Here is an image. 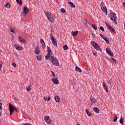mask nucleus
<instances>
[{
    "label": "nucleus",
    "mask_w": 125,
    "mask_h": 125,
    "mask_svg": "<svg viewBox=\"0 0 125 125\" xmlns=\"http://www.w3.org/2000/svg\"><path fill=\"white\" fill-rule=\"evenodd\" d=\"M45 58L46 60H48V59L50 58L51 62L53 65H54L55 66H59V62L57 60V58L54 56H50L47 54V55L45 56Z\"/></svg>",
    "instance_id": "1"
},
{
    "label": "nucleus",
    "mask_w": 125,
    "mask_h": 125,
    "mask_svg": "<svg viewBox=\"0 0 125 125\" xmlns=\"http://www.w3.org/2000/svg\"><path fill=\"white\" fill-rule=\"evenodd\" d=\"M109 17H111L110 20L113 21L114 23H115V25L118 24V22H117V16L115 12H111L109 13Z\"/></svg>",
    "instance_id": "2"
},
{
    "label": "nucleus",
    "mask_w": 125,
    "mask_h": 125,
    "mask_svg": "<svg viewBox=\"0 0 125 125\" xmlns=\"http://www.w3.org/2000/svg\"><path fill=\"white\" fill-rule=\"evenodd\" d=\"M9 110L10 111V115H11V116H12V114L14 113V111H15L17 112H19V109L14 107L13 104H9Z\"/></svg>",
    "instance_id": "3"
},
{
    "label": "nucleus",
    "mask_w": 125,
    "mask_h": 125,
    "mask_svg": "<svg viewBox=\"0 0 125 125\" xmlns=\"http://www.w3.org/2000/svg\"><path fill=\"white\" fill-rule=\"evenodd\" d=\"M91 44L94 47L95 49H96L97 50H100L101 52H102V50L100 49V46L99 44H97L96 42L91 41Z\"/></svg>",
    "instance_id": "4"
},
{
    "label": "nucleus",
    "mask_w": 125,
    "mask_h": 125,
    "mask_svg": "<svg viewBox=\"0 0 125 125\" xmlns=\"http://www.w3.org/2000/svg\"><path fill=\"white\" fill-rule=\"evenodd\" d=\"M105 25L107 29L111 32L112 34H116V30L111 26V25L108 24V23H105Z\"/></svg>",
    "instance_id": "5"
},
{
    "label": "nucleus",
    "mask_w": 125,
    "mask_h": 125,
    "mask_svg": "<svg viewBox=\"0 0 125 125\" xmlns=\"http://www.w3.org/2000/svg\"><path fill=\"white\" fill-rule=\"evenodd\" d=\"M29 11H30V10H29L28 7H27V6H25L23 7V10L21 13V15H23L24 17H26V15H27V14L29 13Z\"/></svg>",
    "instance_id": "6"
},
{
    "label": "nucleus",
    "mask_w": 125,
    "mask_h": 125,
    "mask_svg": "<svg viewBox=\"0 0 125 125\" xmlns=\"http://www.w3.org/2000/svg\"><path fill=\"white\" fill-rule=\"evenodd\" d=\"M44 121H45L46 124H48V125H51V119H50L49 116H45Z\"/></svg>",
    "instance_id": "7"
},
{
    "label": "nucleus",
    "mask_w": 125,
    "mask_h": 125,
    "mask_svg": "<svg viewBox=\"0 0 125 125\" xmlns=\"http://www.w3.org/2000/svg\"><path fill=\"white\" fill-rule=\"evenodd\" d=\"M100 36L101 37V38H102V39H103V40L105 41V42H106V43H110V42H109V39H108L107 37L102 35L101 33H100Z\"/></svg>",
    "instance_id": "8"
},
{
    "label": "nucleus",
    "mask_w": 125,
    "mask_h": 125,
    "mask_svg": "<svg viewBox=\"0 0 125 125\" xmlns=\"http://www.w3.org/2000/svg\"><path fill=\"white\" fill-rule=\"evenodd\" d=\"M90 101H91V105H93V104H95L97 102L95 98H93L92 96L90 97Z\"/></svg>",
    "instance_id": "9"
},
{
    "label": "nucleus",
    "mask_w": 125,
    "mask_h": 125,
    "mask_svg": "<svg viewBox=\"0 0 125 125\" xmlns=\"http://www.w3.org/2000/svg\"><path fill=\"white\" fill-rule=\"evenodd\" d=\"M101 8L102 10L104 11V13H105V15H107L108 13V11H107V8H106L105 5H104V6H102V7H101Z\"/></svg>",
    "instance_id": "10"
},
{
    "label": "nucleus",
    "mask_w": 125,
    "mask_h": 125,
    "mask_svg": "<svg viewBox=\"0 0 125 125\" xmlns=\"http://www.w3.org/2000/svg\"><path fill=\"white\" fill-rule=\"evenodd\" d=\"M106 51L108 55L110 56L111 57H113V55H114V54L111 50H109V48L107 47L106 48Z\"/></svg>",
    "instance_id": "11"
},
{
    "label": "nucleus",
    "mask_w": 125,
    "mask_h": 125,
    "mask_svg": "<svg viewBox=\"0 0 125 125\" xmlns=\"http://www.w3.org/2000/svg\"><path fill=\"white\" fill-rule=\"evenodd\" d=\"M47 19L49 21H50V22H51V23H53V22H54V19H53V16H52V15L48 16Z\"/></svg>",
    "instance_id": "12"
},
{
    "label": "nucleus",
    "mask_w": 125,
    "mask_h": 125,
    "mask_svg": "<svg viewBox=\"0 0 125 125\" xmlns=\"http://www.w3.org/2000/svg\"><path fill=\"white\" fill-rule=\"evenodd\" d=\"M14 47H15L17 50H23V47H21V46L17 44L14 45Z\"/></svg>",
    "instance_id": "13"
},
{
    "label": "nucleus",
    "mask_w": 125,
    "mask_h": 125,
    "mask_svg": "<svg viewBox=\"0 0 125 125\" xmlns=\"http://www.w3.org/2000/svg\"><path fill=\"white\" fill-rule=\"evenodd\" d=\"M53 44H54V45H55V46L57 47V41H56V40H55V38H54V37H51V39Z\"/></svg>",
    "instance_id": "14"
},
{
    "label": "nucleus",
    "mask_w": 125,
    "mask_h": 125,
    "mask_svg": "<svg viewBox=\"0 0 125 125\" xmlns=\"http://www.w3.org/2000/svg\"><path fill=\"white\" fill-rule=\"evenodd\" d=\"M52 81L55 84H58V83H59V81H58V79L56 78H53Z\"/></svg>",
    "instance_id": "15"
},
{
    "label": "nucleus",
    "mask_w": 125,
    "mask_h": 125,
    "mask_svg": "<svg viewBox=\"0 0 125 125\" xmlns=\"http://www.w3.org/2000/svg\"><path fill=\"white\" fill-rule=\"evenodd\" d=\"M47 54L48 55H52V51H51V49L49 48V47L47 46Z\"/></svg>",
    "instance_id": "16"
},
{
    "label": "nucleus",
    "mask_w": 125,
    "mask_h": 125,
    "mask_svg": "<svg viewBox=\"0 0 125 125\" xmlns=\"http://www.w3.org/2000/svg\"><path fill=\"white\" fill-rule=\"evenodd\" d=\"M19 40L21 42H23L24 44L26 43V42H25V40L21 36L19 37Z\"/></svg>",
    "instance_id": "17"
},
{
    "label": "nucleus",
    "mask_w": 125,
    "mask_h": 125,
    "mask_svg": "<svg viewBox=\"0 0 125 125\" xmlns=\"http://www.w3.org/2000/svg\"><path fill=\"white\" fill-rule=\"evenodd\" d=\"M54 98L56 102H60V97L59 96H55Z\"/></svg>",
    "instance_id": "18"
},
{
    "label": "nucleus",
    "mask_w": 125,
    "mask_h": 125,
    "mask_svg": "<svg viewBox=\"0 0 125 125\" xmlns=\"http://www.w3.org/2000/svg\"><path fill=\"white\" fill-rule=\"evenodd\" d=\"M85 112H86V114H87V115L89 116V117H91V116H92V113H91V112L90 111H89L88 110V109H86Z\"/></svg>",
    "instance_id": "19"
},
{
    "label": "nucleus",
    "mask_w": 125,
    "mask_h": 125,
    "mask_svg": "<svg viewBox=\"0 0 125 125\" xmlns=\"http://www.w3.org/2000/svg\"><path fill=\"white\" fill-rule=\"evenodd\" d=\"M40 49L39 48V47H36V49H35V54H40Z\"/></svg>",
    "instance_id": "20"
},
{
    "label": "nucleus",
    "mask_w": 125,
    "mask_h": 125,
    "mask_svg": "<svg viewBox=\"0 0 125 125\" xmlns=\"http://www.w3.org/2000/svg\"><path fill=\"white\" fill-rule=\"evenodd\" d=\"M75 71L80 72V73H82V69L80 68L78 66H76L75 67Z\"/></svg>",
    "instance_id": "21"
},
{
    "label": "nucleus",
    "mask_w": 125,
    "mask_h": 125,
    "mask_svg": "<svg viewBox=\"0 0 125 125\" xmlns=\"http://www.w3.org/2000/svg\"><path fill=\"white\" fill-rule=\"evenodd\" d=\"M77 34H79V31H72L71 32V34L72 35V36H74V37H76V36H77Z\"/></svg>",
    "instance_id": "22"
},
{
    "label": "nucleus",
    "mask_w": 125,
    "mask_h": 125,
    "mask_svg": "<svg viewBox=\"0 0 125 125\" xmlns=\"http://www.w3.org/2000/svg\"><path fill=\"white\" fill-rule=\"evenodd\" d=\"M93 111H94V112L97 113H99V112H100V110H99V109H98V107H94Z\"/></svg>",
    "instance_id": "23"
},
{
    "label": "nucleus",
    "mask_w": 125,
    "mask_h": 125,
    "mask_svg": "<svg viewBox=\"0 0 125 125\" xmlns=\"http://www.w3.org/2000/svg\"><path fill=\"white\" fill-rule=\"evenodd\" d=\"M4 6L7 7V8H10V3H9L8 2H6Z\"/></svg>",
    "instance_id": "24"
},
{
    "label": "nucleus",
    "mask_w": 125,
    "mask_h": 125,
    "mask_svg": "<svg viewBox=\"0 0 125 125\" xmlns=\"http://www.w3.org/2000/svg\"><path fill=\"white\" fill-rule=\"evenodd\" d=\"M68 4H70L71 7L72 8L73 7L74 8H75V7H76V6L75 5V4L72 2H68Z\"/></svg>",
    "instance_id": "25"
},
{
    "label": "nucleus",
    "mask_w": 125,
    "mask_h": 125,
    "mask_svg": "<svg viewBox=\"0 0 125 125\" xmlns=\"http://www.w3.org/2000/svg\"><path fill=\"white\" fill-rule=\"evenodd\" d=\"M17 1V3H18V4H20V5L21 6L22 5V0H16Z\"/></svg>",
    "instance_id": "26"
},
{
    "label": "nucleus",
    "mask_w": 125,
    "mask_h": 125,
    "mask_svg": "<svg viewBox=\"0 0 125 125\" xmlns=\"http://www.w3.org/2000/svg\"><path fill=\"white\" fill-rule=\"evenodd\" d=\"M63 48L64 50H68L69 49V47H68L67 45H64L63 46Z\"/></svg>",
    "instance_id": "27"
},
{
    "label": "nucleus",
    "mask_w": 125,
    "mask_h": 125,
    "mask_svg": "<svg viewBox=\"0 0 125 125\" xmlns=\"http://www.w3.org/2000/svg\"><path fill=\"white\" fill-rule=\"evenodd\" d=\"M37 60H39V61L42 60V55H39L38 56H36Z\"/></svg>",
    "instance_id": "28"
},
{
    "label": "nucleus",
    "mask_w": 125,
    "mask_h": 125,
    "mask_svg": "<svg viewBox=\"0 0 125 125\" xmlns=\"http://www.w3.org/2000/svg\"><path fill=\"white\" fill-rule=\"evenodd\" d=\"M44 100H46V101H49V100H50V97H48L47 98V97H43Z\"/></svg>",
    "instance_id": "29"
},
{
    "label": "nucleus",
    "mask_w": 125,
    "mask_h": 125,
    "mask_svg": "<svg viewBox=\"0 0 125 125\" xmlns=\"http://www.w3.org/2000/svg\"><path fill=\"white\" fill-rule=\"evenodd\" d=\"M91 26L92 27L93 29H94V30H97V26H96V25L92 24Z\"/></svg>",
    "instance_id": "30"
},
{
    "label": "nucleus",
    "mask_w": 125,
    "mask_h": 125,
    "mask_svg": "<svg viewBox=\"0 0 125 125\" xmlns=\"http://www.w3.org/2000/svg\"><path fill=\"white\" fill-rule=\"evenodd\" d=\"M26 89L27 91H31V89H32V88H31V86H28L27 87H26Z\"/></svg>",
    "instance_id": "31"
},
{
    "label": "nucleus",
    "mask_w": 125,
    "mask_h": 125,
    "mask_svg": "<svg viewBox=\"0 0 125 125\" xmlns=\"http://www.w3.org/2000/svg\"><path fill=\"white\" fill-rule=\"evenodd\" d=\"M108 83L111 85V84L113 83V79H110L109 81L107 82Z\"/></svg>",
    "instance_id": "32"
},
{
    "label": "nucleus",
    "mask_w": 125,
    "mask_h": 125,
    "mask_svg": "<svg viewBox=\"0 0 125 125\" xmlns=\"http://www.w3.org/2000/svg\"><path fill=\"white\" fill-rule=\"evenodd\" d=\"M120 123L121 124V125H124V119L121 118L120 120Z\"/></svg>",
    "instance_id": "33"
},
{
    "label": "nucleus",
    "mask_w": 125,
    "mask_h": 125,
    "mask_svg": "<svg viewBox=\"0 0 125 125\" xmlns=\"http://www.w3.org/2000/svg\"><path fill=\"white\" fill-rule=\"evenodd\" d=\"M61 11L62 13H66V10H65V9L64 8L61 9Z\"/></svg>",
    "instance_id": "34"
},
{
    "label": "nucleus",
    "mask_w": 125,
    "mask_h": 125,
    "mask_svg": "<svg viewBox=\"0 0 125 125\" xmlns=\"http://www.w3.org/2000/svg\"><path fill=\"white\" fill-rule=\"evenodd\" d=\"M111 60L112 61H113V62H114L115 64L117 63V61H116V60L115 59H114V58H111Z\"/></svg>",
    "instance_id": "35"
},
{
    "label": "nucleus",
    "mask_w": 125,
    "mask_h": 125,
    "mask_svg": "<svg viewBox=\"0 0 125 125\" xmlns=\"http://www.w3.org/2000/svg\"><path fill=\"white\" fill-rule=\"evenodd\" d=\"M2 106V104L0 103V110H2V108H1V106ZM1 116V112H0V116Z\"/></svg>",
    "instance_id": "36"
},
{
    "label": "nucleus",
    "mask_w": 125,
    "mask_h": 125,
    "mask_svg": "<svg viewBox=\"0 0 125 125\" xmlns=\"http://www.w3.org/2000/svg\"><path fill=\"white\" fill-rule=\"evenodd\" d=\"M100 30H101V31H102V32H104V27H103V26H100Z\"/></svg>",
    "instance_id": "37"
},
{
    "label": "nucleus",
    "mask_w": 125,
    "mask_h": 125,
    "mask_svg": "<svg viewBox=\"0 0 125 125\" xmlns=\"http://www.w3.org/2000/svg\"><path fill=\"white\" fill-rule=\"evenodd\" d=\"M104 88L106 92H109V89L108 88V87L106 86Z\"/></svg>",
    "instance_id": "38"
},
{
    "label": "nucleus",
    "mask_w": 125,
    "mask_h": 125,
    "mask_svg": "<svg viewBox=\"0 0 125 125\" xmlns=\"http://www.w3.org/2000/svg\"><path fill=\"white\" fill-rule=\"evenodd\" d=\"M40 42L42 44H44L45 43H44V41H43V40L41 39Z\"/></svg>",
    "instance_id": "39"
},
{
    "label": "nucleus",
    "mask_w": 125,
    "mask_h": 125,
    "mask_svg": "<svg viewBox=\"0 0 125 125\" xmlns=\"http://www.w3.org/2000/svg\"><path fill=\"white\" fill-rule=\"evenodd\" d=\"M103 85L104 88L107 87V85L106 84V83L105 82L103 83Z\"/></svg>",
    "instance_id": "40"
},
{
    "label": "nucleus",
    "mask_w": 125,
    "mask_h": 125,
    "mask_svg": "<svg viewBox=\"0 0 125 125\" xmlns=\"http://www.w3.org/2000/svg\"><path fill=\"white\" fill-rule=\"evenodd\" d=\"M1 67H2V62L0 61V71L1 70Z\"/></svg>",
    "instance_id": "41"
},
{
    "label": "nucleus",
    "mask_w": 125,
    "mask_h": 125,
    "mask_svg": "<svg viewBox=\"0 0 125 125\" xmlns=\"http://www.w3.org/2000/svg\"><path fill=\"white\" fill-rule=\"evenodd\" d=\"M117 120H118V117H117V116H116V117L114 118V120H113V122H117Z\"/></svg>",
    "instance_id": "42"
},
{
    "label": "nucleus",
    "mask_w": 125,
    "mask_h": 125,
    "mask_svg": "<svg viewBox=\"0 0 125 125\" xmlns=\"http://www.w3.org/2000/svg\"><path fill=\"white\" fill-rule=\"evenodd\" d=\"M104 5H105V4H104V2H103V1H102V2H101V3H100V6H101V7L102 6H104Z\"/></svg>",
    "instance_id": "43"
},
{
    "label": "nucleus",
    "mask_w": 125,
    "mask_h": 125,
    "mask_svg": "<svg viewBox=\"0 0 125 125\" xmlns=\"http://www.w3.org/2000/svg\"><path fill=\"white\" fill-rule=\"evenodd\" d=\"M12 66H13V67H14V68H16V63H15V62H13L12 63Z\"/></svg>",
    "instance_id": "44"
},
{
    "label": "nucleus",
    "mask_w": 125,
    "mask_h": 125,
    "mask_svg": "<svg viewBox=\"0 0 125 125\" xmlns=\"http://www.w3.org/2000/svg\"><path fill=\"white\" fill-rule=\"evenodd\" d=\"M45 15H46L47 17H48L49 15H50V14H49V13L47 12H46L45 13Z\"/></svg>",
    "instance_id": "45"
},
{
    "label": "nucleus",
    "mask_w": 125,
    "mask_h": 125,
    "mask_svg": "<svg viewBox=\"0 0 125 125\" xmlns=\"http://www.w3.org/2000/svg\"><path fill=\"white\" fill-rule=\"evenodd\" d=\"M42 48H43V49H44V48H45V43H44V44H42Z\"/></svg>",
    "instance_id": "46"
},
{
    "label": "nucleus",
    "mask_w": 125,
    "mask_h": 125,
    "mask_svg": "<svg viewBox=\"0 0 125 125\" xmlns=\"http://www.w3.org/2000/svg\"><path fill=\"white\" fill-rule=\"evenodd\" d=\"M51 73L52 74L53 77H55V74L54 73V72L51 71Z\"/></svg>",
    "instance_id": "47"
},
{
    "label": "nucleus",
    "mask_w": 125,
    "mask_h": 125,
    "mask_svg": "<svg viewBox=\"0 0 125 125\" xmlns=\"http://www.w3.org/2000/svg\"><path fill=\"white\" fill-rule=\"evenodd\" d=\"M49 35H50L51 40V38H52H52H54V37L52 36V33H50V34H49Z\"/></svg>",
    "instance_id": "48"
},
{
    "label": "nucleus",
    "mask_w": 125,
    "mask_h": 125,
    "mask_svg": "<svg viewBox=\"0 0 125 125\" xmlns=\"http://www.w3.org/2000/svg\"><path fill=\"white\" fill-rule=\"evenodd\" d=\"M11 32L12 33H14V32H15V30H14V29H12L11 30Z\"/></svg>",
    "instance_id": "49"
},
{
    "label": "nucleus",
    "mask_w": 125,
    "mask_h": 125,
    "mask_svg": "<svg viewBox=\"0 0 125 125\" xmlns=\"http://www.w3.org/2000/svg\"><path fill=\"white\" fill-rule=\"evenodd\" d=\"M93 55H94L95 56H97V53H96V52H93Z\"/></svg>",
    "instance_id": "50"
},
{
    "label": "nucleus",
    "mask_w": 125,
    "mask_h": 125,
    "mask_svg": "<svg viewBox=\"0 0 125 125\" xmlns=\"http://www.w3.org/2000/svg\"><path fill=\"white\" fill-rule=\"evenodd\" d=\"M123 6L125 8V2H123Z\"/></svg>",
    "instance_id": "51"
},
{
    "label": "nucleus",
    "mask_w": 125,
    "mask_h": 125,
    "mask_svg": "<svg viewBox=\"0 0 125 125\" xmlns=\"http://www.w3.org/2000/svg\"><path fill=\"white\" fill-rule=\"evenodd\" d=\"M92 35L94 38H95V35H94L93 33H92Z\"/></svg>",
    "instance_id": "52"
},
{
    "label": "nucleus",
    "mask_w": 125,
    "mask_h": 125,
    "mask_svg": "<svg viewBox=\"0 0 125 125\" xmlns=\"http://www.w3.org/2000/svg\"><path fill=\"white\" fill-rule=\"evenodd\" d=\"M23 125H28V123L23 124Z\"/></svg>",
    "instance_id": "53"
},
{
    "label": "nucleus",
    "mask_w": 125,
    "mask_h": 125,
    "mask_svg": "<svg viewBox=\"0 0 125 125\" xmlns=\"http://www.w3.org/2000/svg\"><path fill=\"white\" fill-rule=\"evenodd\" d=\"M86 71H89V69L88 68H87Z\"/></svg>",
    "instance_id": "54"
},
{
    "label": "nucleus",
    "mask_w": 125,
    "mask_h": 125,
    "mask_svg": "<svg viewBox=\"0 0 125 125\" xmlns=\"http://www.w3.org/2000/svg\"><path fill=\"white\" fill-rule=\"evenodd\" d=\"M77 125H80V124H79V123H77Z\"/></svg>",
    "instance_id": "55"
},
{
    "label": "nucleus",
    "mask_w": 125,
    "mask_h": 125,
    "mask_svg": "<svg viewBox=\"0 0 125 125\" xmlns=\"http://www.w3.org/2000/svg\"><path fill=\"white\" fill-rule=\"evenodd\" d=\"M0 123H1V121L0 120Z\"/></svg>",
    "instance_id": "56"
},
{
    "label": "nucleus",
    "mask_w": 125,
    "mask_h": 125,
    "mask_svg": "<svg viewBox=\"0 0 125 125\" xmlns=\"http://www.w3.org/2000/svg\"><path fill=\"white\" fill-rule=\"evenodd\" d=\"M87 23V21H86V23Z\"/></svg>",
    "instance_id": "57"
}]
</instances>
